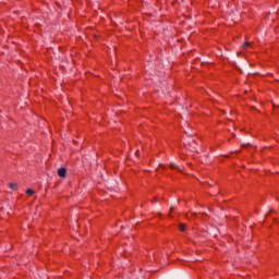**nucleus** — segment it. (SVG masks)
Returning <instances> with one entry per match:
<instances>
[{"label": "nucleus", "instance_id": "nucleus-10", "mask_svg": "<svg viewBox=\"0 0 279 279\" xmlns=\"http://www.w3.org/2000/svg\"><path fill=\"white\" fill-rule=\"evenodd\" d=\"M245 146H247V144H242V147H245Z\"/></svg>", "mask_w": 279, "mask_h": 279}, {"label": "nucleus", "instance_id": "nucleus-5", "mask_svg": "<svg viewBox=\"0 0 279 279\" xmlns=\"http://www.w3.org/2000/svg\"><path fill=\"white\" fill-rule=\"evenodd\" d=\"M9 187L15 191L17 189V183H9Z\"/></svg>", "mask_w": 279, "mask_h": 279}, {"label": "nucleus", "instance_id": "nucleus-4", "mask_svg": "<svg viewBox=\"0 0 279 279\" xmlns=\"http://www.w3.org/2000/svg\"><path fill=\"white\" fill-rule=\"evenodd\" d=\"M170 168H171V169H175V170H178V171H182L181 168H180V166H178V163H170Z\"/></svg>", "mask_w": 279, "mask_h": 279}, {"label": "nucleus", "instance_id": "nucleus-9", "mask_svg": "<svg viewBox=\"0 0 279 279\" xmlns=\"http://www.w3.org/2000/svg\"><path fill=\"white\" fill-rule=\"evenodd\" d=\"M174 210V207H170V211H173Z\"/></svg>", "mask_w": 279, "mask_h": 279}, {"label": "nucleus", "instance_id": "nucleus-1", "mask_svg": "<svg viewBox=\"0 0 279 279\" xmlns=\"http://www.w3.org/2000/svg\"><path fill=\"white\" fill-rule=\"evenodd\" d=\"M196 145H197V143H196L195 140H190V141H186L184 143V147H186L190 150H195L196 149Z\"/></svg>", "mask_w": 279, "mask_h": 279}, {"label": "nucleus", "instance_id": "nucleus-6", "mask_svg": "<svg viewBox=\"0 0 279 279\" xmlns=\"http://www.w3.org/2000/svg\"><path fill=\"white\" fill-rule=\"evenodd\" d=\"M185 229H186V225H184V223L179 225V230H180L181 232H184Z\"/></svg>", "mask_w": 279, "mask_h": 279}, {"label": "nucleus", "instance_id": "nucleus-7", "mask_svg": "<svg viewBox=\"0 0 279 279\" xmlns=\"http://www.w3.org/2000/svg\"><path fill=\"white\" fill-rule=\"evenodd\" d=\"M250 46H251L250 43H244V44L242 45V48H243V49H246V48L250 47Z\"/></svg>", "mask_w": 279, "mask_h": 279}, {"label": "nucleus", "instance_id": "nucleus-2", "mask_svg": "<svg viewBox=\"0 0 279 279\" xmlns=\"http://www.w3.org/2000/svg\"><path fill=\"white\" fill-rule=\"evenodd\" d=\"M57 174H59L60 178H65L66 177V168H59V170H57Z\"/></svg>", "mask_w": 279, "mask_h": 279}, {"label": "nucleus", "instance_id": "nucleus-3", "mask_svg": "<svg viewBox=\"0 0 279 279\" xmlns=\"http://www.w3.org/2000/svg\"><path fill=\"white\" fill-rule=\"evenodd\" d=\"M170 168H171V169H175V170H178V171H182L181 168H180V166H178V163H170Z\"/></svg>", "mask_w": 279, "mask_h": 279}, {"label": "nucleus", "instance_id": "nucleus-8", "mask_svg": "<svg viewBox=\"0 0 279 279\" xmlns=\"http://www.w3.org/2000/svg\"><path fill=\"white\" fill-rule=\"evenodd\" d=\"M26 194H28V195H34L35 192H34L33 190H27V191H26Z\"/></svg>", "mask_w": 279, "mask_h": 279}]
</instances>
